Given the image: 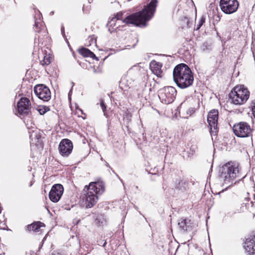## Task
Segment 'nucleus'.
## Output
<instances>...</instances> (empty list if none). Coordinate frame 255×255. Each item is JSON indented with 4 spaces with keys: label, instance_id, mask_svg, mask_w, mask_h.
Segmentation results:
<instances>
[{
    "label": "nucleus",
    "instance_id": "obj_10",
    "mask_svg": "<svg viewBox=\"0 0 255 255\" xmlns=\"http://www.w3.org/2000/svg\"><path fill=\"white\" fill-rule=\"evenodd\" d=\"M35 94L44 101H48L51 98V92L49 89L43 84L37 85L34 88Z\"/></svg>",
    "mask_w": 255,
    "mask_h": 255
},
{
    "label": "nucleus",
    "instance_id": "obj_32",
    "mask_svg": "<svg viewBox=\"0 0 255 255\" xmlns=\"http://www.w3.org/2000/svg\"><path fill=\"white\" fill-rule=\"evenodd\" d=\"M135 187H136V189L138 188V186H136Z\"/></svg>",
    "mask_w": 255,
    "mask_h": 255
},
{
    "label": "nucleus",
    "instance_id": "obj_15",
    "mask_svg": "<svg viewBox=\"0 0 255 255\" xmlns=\"http://www.w3.org/2000/svg\"><path fill=\"white\" fill-rule=\"evenodd\" d=\"M149 66L153 73L156 75L157 77H162V71L161 69L162 66L161 63L157 62L154 60H152L150 62Z\"/></svg>",
    "mask_w": 255,
    "mask_h": 255
},
{
    "label": "nucleus",
    "instance_id": "obj_3",
    "mask_svg": "<svg viewBox=\"0 0 255 255\" xmlns=\"http://www.w3.org/2000/svg\"><path fill=\"white\" fill-rule=\"evenodd\" d=\"M173 77L175 83L181 89L190 87L194 81L191 70L184 63L178 64L175 67L173 71Z\"/></svg>",
    "mask_w": 255,
    "mask_h": 255
},
{
    "label": "nucleus",
    "instance_id": "obj_30",
    "mask_svg": "<svg viewBox=\"0 0 255 255\" xmlns=\"http://www.w3.org/2000/svg\"><path fill=\"white\" fill-rule=\"evenodd\" d=\"M61 32H62L63 35L64 36L65 34H64V28L63 26H62V27H61Z\"/></svg>",
    "mask_w": 255,
    "mask_h": 255
},
{
    "label": "nucleus",
    "instance_id": "obj_24",
    "mask_svg": "<svg viewBox=\"0 0 255 255\" xmlns=\"http://www.w3.org/2000/svg\"><path fill=\"white\" fill-rule=\"evenodd\" d=\"M205 18L202 16L200 20L199 21L198 23L196 25V30H199L201 26L203 25V24L205 22Z\"/></svg>",
    "mask_w": 255,
    "mask_h": 255
},
{
    "label": "nucleus",
    "instance_id": "obj_4",
    "mask_svg": "<svg viewBox=\"0 0 255 255\" xmlns=\"http://www.w3.org/2000/svg\"><path fill=\"white\" fill-rule=\"evenodd\" d=\"M239 164L230 161L224 164L220 170V177L223 180L224 183L232 185L235 179H241ZM236 182H234L235 183Z\"/></svg>",
    "mask_w": 255,
    "mask_h": 255
},
{
    "label": "nucleus",
    "instance_id": "obj_22",
    "mask_svg": "<svg viewBox=\"0 0 255 255\" xmlns=\"http://www.w3.org/2000/svg\"><path fill=\"white\" fill-rule=\"evenodd\" d=\"M49 110L48 107L43 106H39L37 108V111L41 115H44L47 111H49Z\"/></svg>",
    "mask_w": 255,
    "mask_h": 255
},
{
    "label": "nucleus",
    "instance_id": "obj_20",
    "mask_svg": "<svg viewBox=\"0 0 255 255\" xmlns=\"http://www.w3.org/2000/svg\"><path fill=\"white\" fill-rule=\"evenodd\" d=\"M44 224L40 222H34L27 226L28 231H32L35 232H38L41 227H44Z\"/></svg>",
    "mask_w": 255,
    "mask_h": 255
},
{
    "label": "nucleus",
    "instance_id": "obj_8",
    "mask_svg": "<svg viewBox=\"0 0 255 255\" xmlns=\"http://www.w3.org/2000/svg\"><path fill=\"white\" fill-rule=\"evenodd\" d=\"M220 6L225 13L231 14L238 9L239 2L237 0H220Z\"/></svg>",
    "mask_w": 255,
    "mask_h": 255
},
{
    "label": "nucleus",
    "instance_id": "obj_16",
    "mask_svg": "<svg viewBox=\"0 0 255 255\" xmlns=\"http://www.w3.org/2000/svg\"><path fill=\"white\" fill-rule=\"evenodd\" d=\"M178 226L184 232L190 231L191 229V221L188 219H181L178 222Z\"/></svg>",
    "mask_w": 255,
    "mask_h": 255
},
{
    "label": "nucleus",
    "instance_id": "obj_21",
    "mask_svg": "<svg viewBox=\"0 0 255 255\" xmlns=\"http://www.w3.org/2000/svg\"><path fill=\"white\" fill-rule=\"evenodd\" d=\"M123 15L122 12H119L117 14L116 16L113 17L110 21H109L108 24L110 27L113 26V27L116 26L115 22L118 20L122 19Z\"/></svg>",
    "mask_w": 255,
    "mask_h": 255
},
{
    "label": "nucleus",
    "instance_id": "obj_28",
    "mask_svg": "<svg viewBox=\"0 0 255 255\" xmlns=\"http://www.w3.org/2000/svg\"><path fill=\"white\" fill-rule=\"evenodd\" d=\"M195 108H191L189 109V110H188V112L190 113V115L194 113L195 112Z\"/></svg>",
    "mask_w": 255,
    "mask_h": 255
},
{
    "label": "nucleus",
    "instance_id": "obj_9",
    "mask_svg": "<svg viewBox=\"0 0 255 255\" xmlns=\"http://www.w3.org/2000/svg\"><path fill=\"white\" fill-rule=\"evenodd\" d=\"M218 110H212L208 113L207 121L210 128L211 135H216L218 132Z\"/></svg>",
    "mask_w": 255,
    "mask_h": 255
},
{
    "label": "nucleus",
    "instance_id": "obj_7",
    "mask_svg": "<svg viewBox=\"0 0 255 255\" xmlns=\"http://www.w3.org/2000/svg\"><path fill=\"white\" fill-rule=\"evenodd\" d=\"M176 95V90L173 87L168 86L161 89L158 91V97L161 102L165 104L172 103Z\"/></svg>",
    "mask_w": 255,
    "mask_h": 255
},
{
    "label": "nucleus",
    "instance_id": "obj_19",
    "mask_svg": "<svg viewBox=\"0 0 255 255\" xmlns=\"http://www.w3.org/2000/svg\"><path fill=\"white\" fill-rule=\"evenodd\" d=\"M175 188L181 192L186 191L188 189V183L184 180H179L178 183H176Z\"/></svg>",
    "mask_w": 255,
    "mask_h": 255
},
{
    "label": "nucleus",
    "instance_id": "obj_13",
    "mask_svg": "<svg viewBox=\"0 0 255 255\" xmlns=\"http://www.w3.org/2000/svg\"><path fill=\"white\" fill-rule=\"evenodd\" d=\"M58 149L60 153L63 156H68L73 149L72 141L66 138L62 139L59 143Z\"/></svg>",
    "mask_w": 255,
    "mask_h": 255
},
{
    "label": "nucleus",
    "instance_id": "obj_31",
    "mask_svg": "<svg viewBox=\"0 0 255 255\" xmlns=\"http://www.w3.org/2000/svg\"><path fill=\"white\" fill-rule=\"evenodd\" d=\"M92 1V0H89V2L91 3Z\"/></svg>",
    "mask_w": 255,
    "mask_h": 255
},
{
    "label": "nucleus",
    "instance_id": "obj_11",
    "mask_svg": "<svg viewBox=\"0 0 255 255\" xmlns=\"http://www.w3.org/2000/svg\"><path fill=\"white\" fill-rule=\"evenodd\" d=\"M63 191L64 189L61 184H56L54 185L49 193L50 200L53 202H57L63 194Z\"/></svg>",
    "mask_w": 255,
    "mask_h": 255
},
{
    "label": "nucleus",
    "instance_id": "obj_18",
    "mask_svg": "<svg viewBox=\"0 0 255 255\" xmlns=\"http://www.w3.org/2000/svg\"><path fill=\"white\" fill-rule=\"evenodd\" d=\"M79 52L82 56L84 57H90L97 60H99L98 58L96 56L95 54L87 48H82L80 49Z\"/></svg>",
    "mask_w": 255,
    "mask_h": 255
},
{
    "label": "nucleus",
    "instance_id": "obj_25",
    "mask_svg": "<svg viewBox=\"0 0 255 255\" xmlns=\"http://www.w3.org/2000/svg\"><path fill=\"white\" fill-rule=\"evenodd\" d=\"M252 109V112L255 118V100H253L251 104Z\"/></svg>",
    "mask_w": 255,
    "mask_h": 255
},
{
    "label": "nucleus",
    "instance_id": "obj_23",
    "mask_svg": "<svg viewBox=\"0 0 255 255\" xmlns=\"http://www.w3.org/2000/svg\"><path fill=\"white\" fill-rule=\"evenodd\" d=\"M41 64L42 65H48L50 63L51 61H50V57H46L45 56L44 57V59L43 60L41 61Z\"/></svg>",
    "mask_w": 255,
    "mask_h": 255
},
{
    "label": "nucleus",
    "instance_id": "obj_2",
    "mask_svg": "<svg viewBox=\"0 0 255 255\" xmlns=\"http://www.w3.org/2000/svg\"><path fill=\"white\" fill-rule=\"evenodd\" d=\"M105 190L102 182H91L84 188L81 199L86 208L94 206L98 200V195L102 194Z\"/></svg>",
    "mask_w": 255,
    "mask_h": 255
},
{
    "label": "nucleus",
    "instance_id": "obj_1",
    "mask_svg": "<svg viewBox=\"0 0 255 255\" xmlns=\"http://www.w3.org/2000/svg\"><path fill=\"white\" fill-rule=\"evenodd\" d=\"M157 3V0H151L148 4L144 6L141 11L127 16L123 20V22L138 26H145L146 22L149 21L154 15Z\"/></svg>",
    "mask_w": 255,
    "mask_h": 255
},
{
    "label": "nucleus",
    "instance_id": "obj_17",
    "mask_svg": "<svg viewBox=\"0 0 255 255\" xmlns=\"http://www.w3.org/2000/svg\"><path fill=\"white\" fill-rule=\"evenodd\" d=\"M33 28L36 32L39 33L40 31H43L44 34L46 33L44 23L41 21L40 18L35 20V23Z\"/></svg>",
    "mask_w": 255,
    "mask_h": 255
},
{
    "label": "nucleus",
    "instance_id": "obj_26",
    "mask_svg": "<svg viewBox=\"0 0 255 255\" xmlns=\"http://www.w3.org/2000/svg\"><path fill=\"white\" fill-rule=\"evenodd\" d=\"M101 107L103 112L104 113V115H105V110L106 109V106L103 100L101 101Z\"/></svg>",
    "mask_w": 255,
    "mask_h": 255
},
{
    "label": "nucleus",
    "instance_id": "obj_12",
    "mask_svg": "<svg viewBox=\"0 0 255 255\" xmlns=\"http://www.w3.org/2000/svg\"><path fill=\"white\" fill-rule=\"evenodd\" d=\"M31 104L29 99L26 97L21 98L17 103L18 113L22 115H27L30 112Z\"/></svg>",
    "mask_w": 255,
    "mask_h": 255
},
{
    "label": "nucleus",
    "instance_id": "obj_6",
    "mask_svg": "<svg viewBox=\"0 0 255 255\" xmlns=\"http://www.w3.org/2000/svg\"><path fill=\"white\" fill-rule=\"evenodd\" d=\"M235 134L239 137H249L252 136L253 129L250 125L245 122L236 124L233 128Z\"/></svg>",
    "mask_w": 255,
    "mask_h": 255
},
{
    "label": "nucleus",
    "instance_id": "obj_14",
    "mask_svg": "<svg viewBox=\"0 0 255 255\" xmlns=\"http://www.w3.org/2000/svg\"><path fill=\"white\" fill-rule=\"evenodd\" d=\"M244 247L247 255H255V235L246 239Z\"/></svg>",
    "mask_w": 255,
    "mask_h": 255
},
{
    "label": "nucleus",
    "instance_id": "obj_5",
    "mask_svg": "<svg viewBox=\"0 0 255 255\" xmlns=\"http://www.w3.org/2000/svg\"><path fill=\"white\" fill-rule=\"evenodd\" d=\"M250 93L244 85H239L234 87L229 95L232 103L236 105L245 104L249 99Z\"/></svg>",
    "mask_w": 255,
    "mask_h": 255
},
{
    "label": "nucleus",
    "instance_id": "obj_29",
    "mask_svg": "<svg viewBox=\"0 0 255 255\" xmlns=\"http://www.w3.org/2000/svg\"><path fill=\"white\" fill-rule=\"evenodd\" d=\"M37 39L38 41L39 42H42V39L41 38H40V36H35V40H36V39Z\"/></svg>",
    "mask_w": 255,
    "mask_h": 255
},
{
    "label": "nucleus",
    "instance_id": "obj_27",
    "mask_svg": "<svg viewBox=\"0 0 255 255\" xmlns=\"http://www.w3.org/2000/svg\"><path fill=\"white\" fill-rule=\"evenodd\" d=\"M76 113L77 114H79L80 112L81 114H84L83 111L79 108H77L76 109Z\"/></svg>",
    "mask_w": 255,
    "mask_h": 255
}]
</instances>
